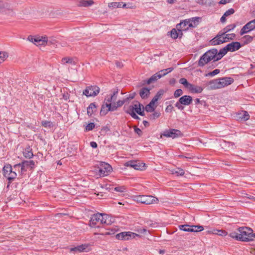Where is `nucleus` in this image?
<instances>
[{
    "mask_svg": "<svg viewBox=\"0 0 255 255\" xmlns=\"http://www.w3.org/2000/svg\"><path fill=\"white\" fill-rule=\"evenodd\" d=\"M223 56L224 55L221 49L218 52L217 49L212 48L206 52L200 57L198 61V66L203 67L211 60H213V61H217L220 60Z\"/></svg>",
    "mask_w": 255,
    "mask_h": 255,
    "instance_id": "f257e3e1",
    "label": "nucleus"
},
{
    "mask_svg": "<svg viewBox=\"0 0 255 255\" xmlns=\"http://www.w3.org/2000/svg\"><path fill=\"white\" fill-rule=\"evenodd\" d=\"M239 232L240 237L243 238L240 239L242 242H250L253 241V230L249 227H241L238 229Z\"/></svg>",
    "mask_w": 255,
    "mask_h": 255,
    "instance_id": "f03ea898",
    "label": "nucleus"
},
{
    "mask_svg": "<svg viewBox=\"0 0 255 255\" xmlns=\"http://www.w3.org/2000/svg\"><path fill=\"white\" fill-rule=\"evenodd\" d=\"M20 167V172L21 174H23L26 171L28 168L33 169L35 167V162L33 160H24L21 163L14 165L13 168L16 170L17 168Z\"/></svg>",
    "mask_w": 255,
    "mask_h": 255,
    "instance_id": "7ed1b4c3",
    "label": "nucleus"
},
{
    "mask_svg": "<svg viewBox=\"0 0 255 255\" xmlns=\"http://www.w3.org/2000/svg\"><path fill=\"white\" fill-rule=\"evenodd\" d=\"M192 101L193 99L191 96L188 95H184L179 98L178 102L176 103L175 106L179 110L182 111L184 109V107L183 105L188 106L192 103Z\"/></svg>",
    "mask_w": 255,
    "mask_h": 255,
    "instance_id": "20e7f679",
    "label": "nucleus"
},
{
    "mask_svg": "<svg viewBox=\"0 0 255 255\" xmlns=\"http://www.w3.org/2000/svg\"><path fill=\"white\" fill-rule=\"evenodd\" d=\"M2 171L3 176L7 178L9 183L16 177L17 174L15 171H12V167L10 164L4 165Z\"/></svg>",
    "mask_w": 255,
    "mask_h": 255,
    "instance_id": "39448f33",
    "label": "nucleus"
},
{
    "mask_svg": "<svg viewBox=\"0 0 255 255\" xmlns=\"http://www.w3.org/2000/svg\"><path fill=\"white\" fill-rule=\"evenodd\" d=\"M112 170V166L108 163L104 162H101L100 164V167L98 171L100 176H105L108 175Z\"/></svg>",
    "mask_w": 255,
    "mask_h": 255,
    "instance_id": "423d86ee",
    "label": "nucleus"
},
{
    "mask_svg": "<svg viewBox=\"0 0 255 255\" xmlns=\"http://www.w3.org/2000/svg\"><path fill=\"white\" fill-rule=\"evenodd\" d=\"M241 47V43L239 42H232L227 44L224 48L221 49L224 56L228 52H234Z\"/></svg>",
    "mask_w": 255,
    "mask_h": 255,
    "instance_id": "0eeeda50",
    "label": "nucleus"
},
{
    "mask_svg": "<svg viewBox=\"0 0 255 255\" xmlns=\"http://www.w3.org/2000/svg\"><path fill=\"white\" fill-rule=\"evenodd\" d=\"M158 199L152 196L141 195L137 197V201L142 204L149 205L156 203Z\"/></svg>",
    "mask_w": 255,
    "mask_h": 255,
    "instance_id": "6e6552de",
    "label": "nucleus"
},
{
    "mask_svg": "<svg viewBox=\"0 0 255 255\" xmlns=\"http://www.w3.org/2000/svg\"><path fill=\"white\" fill-rule=\"evenodd\" d=\"M162 134L164 136L171 137L172 138L182 137L183 135L180 130L174 128L166 130L164 131Z\"/></svg>",
    "mask_w": 255,
    "mask_h": 255,
    "instance_id": "1a4fd4ad",
    "label": "nucleus"
},
{
    "mask_svg": "<svg viewBox=\"0 0 255 255\" xmlns=\"http://www.w3.org/2000/svg\"><path fill=\"white\" fill-rule=\"evenodd\" d=\"M100 92V88L97 86L87 87L83 92V94L87 97L96 96Z\"/></svg>",
    "mask_w": 255,
    "mask_h": 255,
    "instance_id": "9d476101",
    "label": "nucleus"
},
{
    "mask_svg": "<svg viewBox=\"0 0 255 255\" xmlns=\"http://www.w3.org/2000/svg\"><path fill=\"white\" fill-rule=\"evenodd\" d=\"M136 237H140L138 234L130 232H123L116 235V237L120 240H128L130 238H135Z\"/></svg>",
    "mask_w": 255,
    "mask_h": 255,
    "instance_id": "9b49d317",
    "label": "nucleus"
},
{
    "mask_svg": "<svg viewBox=\"0 0 255 255\" xmlns=\"http://www.w3.org/2000/svg\"><path fill=\"white\" fill-rule=\"evenodd\" d=\"M211 45H217L227 42V40H225L224 35L221 32H219L218 34L210 41Z\"/></svg>",
    "mask_w": 255,
    "mask_h": 255,
    "instance_id": "f8f14e48",
    "label": "nucleus"
},
{
    "mask_svg": "<svg viewBox=\"0 0 255 255\" xmlns=\"http://www.w3.org/2000/svg\"><path fill=\"white\" fill-rule=\"evenodd\" d=\"M28 39L29 41L37 45H44L47 43L46 38H40V37H34L32 36H29Z\"/></svg>",
    "mask_w": 255,
    "mask_h": 255,
    "instance_id": "ddd939ff",
    "label": "nucleus"
},
{
    "mask_svg": "<svg viewBox=\"0 0 255 255\" xmlns=\"http://www.w3.org/2000/svg\"><path fill=\"white\" fill-rule=\"evenodd\" d=\"M12 12V9L8 3H2V2H1L0 6V13L10 14Z\"/></svg>",
    "mask_w": 255,
    "mask_h": 255,
    "instance_id": "4468645a",
    "label": "nucleus"
},
{
    "mask_svg": "<svg viewBox=\"0 0 255 255\" xmlns=\"http://www.w3.org/2000/svg\"><path fill=\"white\" fill-rule=\"evenodd\" d=\"M102 216V213H97L93 215L90 219V224L92 227L95 226L98 223H101V219Z\"/></svg>",
    "mask_w": 255,
    "mask_h": 255,
    "instance_id": "2eb2a0df",
    "label": "nucleus"
},
{
    "mask_svg": "<svg viewBox=\"0 0 255 255\" xmlns=\"http://www.w3.org/2000/svg\"><path fill=\"white\" fill-rule=\"evenodd\" d=\"M142 164V163H140L139 162L136 160H130L125 163V166L132 167L136 170H139L141 169L142 167L141 165Z\"/></svg>",
    "mask_w": 255,
    "mask_h": 255,
    "instance_id": "dca6fc26",
    "label": "nucleus"
},
{
    "mask_svg": "<svg viewBox=\"0 0 255 255\" xmlns=\"http://www.w3.org/2000/svg\"><path fill=\"white\" fill-rule=\"evenodd\" d=\"M112 108V103H109L107 101H105L104 104L102 106L100 114L101 115H106L108 112L113 111L112 110H110Z\"/></svg>",
    "mask_w": 255,
    "mask_h": 255,
    "instance_id": "f3484780",
    "label": "nucleus"
},
{
    "mask_svg": "<svg viewBox=\"0 0 255 255\" xmlns=\"http://www.w3.org/2000/svg\"><path fill=\"white\" fill-rule=\"evenodd\" d=\"M221 88L228 86L234 82V79L231 77H223L219 78Z\"/></svg>",
    "mask_w": 255,
    "mask_h": 255,
    "instance_id": "a211bd4d",
    "label": "nucleus"
},
{
    "mask_svg": "<svg viewBox=\"0 0 255 255\" xmlns=\"http://www.w3.org/2000/svg\"><path fill=\"white\" fill-rule=\"evenodd\" d=\"M119 93V89H114L112 94L110 97H107L105 98V101H107L109 103H115L117 99V95Z\"/></svg>",
    "mask_w": 255,
    "mask_h": 255,
    "instance_id": "6ab92c4d",
    "label": "nucleus"
},
{
    "mask_svg": "<svg viewBox=\"0 0 255 255\" xmlns=\"http://www.w3.org/2000/svg\"><path fill=\"white\" fill-rule=\"evenodd\" d=\"M188 89H189L190 91L192 93L199 94L202 92L204 88L201 86L190 84Z\"/></svg>",
    "mask_w": 255,
    "mask_h": 255,
    "instance_id": "aec40b11",
    "label": "nucleus"
},
{
    "mask_svg": "<svg viewBox=\"0 0 255 255\" xmlns=\"http://www.w3.org/2000/svg\"><path fill=\"white\" fill-rule=\"evenodd\" d=\"M101 219L100 224H101L108 225L111 224L113 222V219L109 215L105 214H102V216Z\"/></svg>",
    "mask_w": 255,
    "mask_h": 255,
    "instance_id": "412c9836",
    "label": "nucleus"
},
{
    "mask_svg": "<svg viewBox=\"0 0 255 255\" xmlns=\"http://www.w3.org/2000/svg\"><path fill=\"white\" fill-rule=\"evenodd\" d=\"M189 21H187V19H185L177 25V28L179 32L181 31H186L189 29L188 27Z\"/></svg>",
    "mask_w": 255,
    "mask_h": 255,
    "instance_id": "4be33fe9",
    "label": "nucleus"
},
{
    "mask_svg": "<svg viewBox=\"0 0 255 255\" xmlns=\"http://www.w3.org/2000/svg\"><path fill=\"white\" fill-rule=\"evenodd\" d=\"M200 19V18L199 17H195L187 19V21H189L188 27H196L199 24Z\"/></svg>",
    "mask_w": 255,
    "mask_h": 255,
    "instance_id": "5701e85b",
    "label": "nucleus"
},
{
    "mask_svg": "<svg viewBox=\"0 0 255 255\" xmlns=\"http://www.w3.org/2000/svg\"><path fill=\"white\" fill-rule=\"evenodd\" d=\"M209 84L211 89H217L221 88L219 78L211 80L209 81Z\"/></svg>",
    "mask_w": 255,
    "mask_h": 255,
    "instance_id": "b1692460",
    "label": "nucleus"
},
{
    "mask_svg": "<svg viewBox=\"0 0 255 255\" xmlns=\"http://www.w3.org/2000/svg\"><path fill=\"white\" fill-rule=\"evenodd\" d=\"M150 89L146 87L142 88L139 91V95L143 99H146L150 95Z\"/></svg>",
    "mask_w": 255,
    "mask_h": 255,
    "instance_id": "393cba45",
    "label": "nucleus"
},
{
    "mask_svg": "<svg viewBox=\"0 0 255 255\" xmlns=\"http://www.w3.org/2000/svg\"><path fill=\"white\" fill-rule=\"evenodd\" d=\"M161 77H162V76L161 74H160V72L159 71V72L156 73L155 74H154V75H153L150 78H149L146 81V83L147 84H150V83H153V82L156 81L157 80L161 78Z\"/></svg>",
    "mask_w": 255,
    "mask_h": 255,
    "instance_id": "a878e982",
    "label": "nucleus"
},
{
    "mask_svg": "<svg viewBox=\"0 0 255 255\" xmlns=\"http://www.w3.org/2000/svg\"><path fill=\"white\" fill-rule=\"evenodd\" d=\"M141 107H142L143 109L144 108L142 104H141L138 102L136 101V102H134V104L133 106H129V110H132L133 111V110H135L136 113H137L138 114V112H139L141 110Z\"/></svg>",
    "mask_w": 255,
    "mask_h": 255,
    "instance_id": "bb28decb",
    "label": "nucleus"
},
{
    "mask_svg": "<svg viewBox=\"0 0 255 255\" xmlns=\"http://www.w3.org/2000/svg\"><path fill=\"white\" fill-rule=\"evenodd\" d=\"M23 156L26 158H31L33 156L32 149L30 146L26 147L23 151Z\"/></svg>",
    "mask_w": 255,
    "mask_h": 255,
    "instance_id": "cd10ccee",
    "label": "nucleus"
},
{
    "mask_svg": "<svg viewBox=\"0 0 255 255\" xmlns=\"http://www.w3.org/2000/svg\"><path fill=\"white\" fill-rule=\"evenodd\" d=\"M127 103L126 99L123 100H119L117 103H112V108L110 110L114 111L117 110V108L122 106L125 103Z\"/></svg>",
    "mask_w": 255,
    "mask_h": 255,
    "instance_id": "c85d7f7f",
    "label": "nucleus"
},
{
    "mask_svg": "<svg viewBox=\"0 0 255 255\" xmlns=\"http://www.w3.org/2000/svg\"><path fill=\"white\" fill-rule=\"evenodd\" d=\"M87 245H81L78 246L74 248H72L70 249V252H84L87 248Z\"/></svg>",
    "mask_w": 255,
    "mask_h": 255,
    "instance_id": "c756f323",
    "label": "nucleus"
},
{
    "mask_svg": "<svg viewBox=\"0 0 255 255\" xmlns=\"http://www.w3.org/2000/svg\"><path fill=\"white\" fill-rule=\"evenodd\" d=\"M96 108L95 103H92L89 105L87 109V115L89 117H91L96 112Z\"/></svg>",
    "mask_w": 255,
    "mask_h": 255,
    "instance_id": "7c9ffc66",
    "label": "nucleus"
},
{
    "mask_svg": "<svg viewBox=\"0 0 255 255\" xmlns=\"http://www.w3.org/2000/svg\"><path fill=\"white\" fill-rule=\"evenodd\" d=\"M94 1L92 0H82L79 2L78 5L80 6L87 7L92 5Z\"/></svg>",
    "mask_w": 255,
    "mask_h": 255,
    "instance_id": "2f4dec72",
    "label": "nucleus"
},
{
    "mask_svg": "<svg viewBox=\"0 0 255 255\" xmlns=\"http://www.w3.org/2000/svg\"><path fill=\"white\" fill-rule=\"evenodd\" d=\"M236 27V24H231L226 26L220 32L225 35L226 33L234 29Z\"/></svg>",
    "mask_w": 255,
    "mask_h": 255,
    "instance_id": "473e14b6",
    "label": "nucleus"
},
{
    "mask_svg": "<svg viewBox=\"0 0 255 255\" xmlns=\"http://www.w3.org/2000/svg\"><path fill=\"white\" fill-rule=\"evenodd\" d=\"M153 112V113L147 115V117L150 120H154L160 116L161 114L160 112L157 111H154Z\"/></svg>",
    "mask_w": 255,
    "mask_h": 255,
    "instance_id": "72a5a7b5",
    "label": "nucleus"
},
{
    "mask_svg": "<svg viewBox=\"0 0 255 255\" xmlns=\"http://www.w3.org/2000/svg\"><path fill=\"white\" fill-rule=\"evenodd\" d=\"M61 63L62 64H70L72 65H75V63L73 61V59L72 57H65L62 59Z\"/></svg>",
    "mask_w": 255,
    "mask_h": 255,
    "instance_id": "f704fd0d",
    "label": "nucleus"
},
{
    "mask_svg": "<svg viewBox=\"0 0 255 255\" xmlns=\"http://www.w3.org/2000/svg\"><path fill=\"white\" fill-rule=\"evenodd\" d=\"M182 34V31H181V32H179V30H178L177 31L175 28L172 29L170 31L171 37L173 39L177 38V37L180 36V35Z\"/></svg>",
    "mask_w": 255,
    "mask_h": 255,
    "instance_id": "c9c22d12",
    "label": "nucleus"
},
{
    "mask_svg": "<svg viewBox=\"0 0 255 255\" xmlns=\"http://www.w3.org/2000/svg\"><path fill=\"white\" fill-rule=\"evenodd\" d=\"M252 30L249 23L245 24L241 29L240 31V34L243 35Z\"/></svg>",
    "mask_w": 255,
    "mask_h": 255,
    "instance_id": "e433bc0d",
    "label": "nucleus"
},
{
    "mask_svg": "<svg viewBox=\"0 0 255 255\" xmlns=\"http://www.w3.org/2000/svg\"><path fill=\"white\" fill-rule=\"evenodd\" d=\"M191 226L187 224L185 225H181L179 226V228L180 230L185 231V232H191V231L193 229H191Z\"/></svg>",
    "mask_w": 255,
    "mask_h": 255,
    "instance_id": "4c0bfd02",
    "label": "nucleus"
},
{
    "mask_svg": "<svg viewBox=\"0 0 255 255\" xmlns=\"http://www.w3.org/2000/svg\"><path fill=\"white\" fill-rule=\"evenodd\" d=\"M244 40V44H248L253 41L254 37L249 35H245L242 37Z\"/></svg>",
    "mask_w": 255,
    "mask_h": 255,
    "instance_id": "58836bf2",
    "label": "nucleus"
},
{
    "mask_svg": "<svg viewBox=\"0 0 255 255\" xmlns=\"http://www.w3.org/2000/svg\"><path fill=\"white\" fill-rule=\"evenodd\" d=\"M8 57V54L5 51H0V64L3 62Z\"/></svg>",
    "mask_w": 255,
    "mask_h": 255,
    "instance_id": "ea45409f",
    "label": "nucleus"
},
{
    "mask_svg": "<svg viewBox=\"0 0 255 255\" xmlns=\"http://www.w3.org/2000/svg\"><path fill=\"white\" fill-rule=\"evenodd\" d=\"M195 105L198 108H200V106H206V102L204 100H200L199 99H196L195 100Z\"/></svg>",
    "mask_w": 255,
    "mask_h": 255,
    "instance_id": "a19ab883",
    "label": "nucleus"
},
{
    "mask_svg": "<svg viewBox=\"0 0 255 255\" xmlns=\"http://www.w3.org/2000/svg\"><path fill=\"white\" fill-rule=\"evenodd\" d=\"M229 237L231 238L235 239L237 241H240L241 237H240L239 235V232H232L230 233ZM241 239H243V238H241Z\"/></svg>",
    "mask_w": 255,
    "mask_h": 255,
    "instance_id": "79ce46f5",
    "label": "nucleus"
},
{
    "mask_svg": "<svg viewBox=\"0 0 255 255\" xmlns=\"http://www.w3.org/2000/svg\"><path fill=\"white\" fill-rule=\"evenodd\" d=\"M172 172L173 174H176L177 176H182L184 174V170L180 168L174 169L172 171Z\"/></svg>",
    "mask_w": 255,
    "mask_h": 255,
    "instance_id": "37998d69",
    "label": "nucleus"
},
{
    "mask_svg": "<svg viewBox=\"0 0 255 255\" xmlns=\"http://www.w3.org/2000/svg\"><path fill=\"white\" fill-rule=\"evenodd\" d=\"M42 126L44 128H53L54 125L52 122L48 121H42L41 122Z\"/></svg>",
    "mask_w": 255,
    "mask_h": 255,
    "instance_id": "c03bdc74",
    "label": "nucleus"
},
{
    "mask_svg": "<svg viewBox=\"0 0 255 255\" xmlns=\"http://www.w3.org/2000/svg\"><path fill=\"white\" fill-rule=\"evenodd\" d=\"M173 70V68L171 67V68H167L165 69L161 70L159 71V72H160V74H161L162 76L163 77L164 76H165L168 73H170L171 71H172Z\"/></svg>",
    "mask_w": 255,
    "mask_h": 255,
    "instance_id": "a18cd8bd",
    "label": "nucleus"
},
{
    "mask_svg": "<svg viewBox=\"0 0 255 255\" xmlns=\"http://www.w3.org/2000/svg\"><path fill=\"white\" fill-rule=\"evenodd\" d=\"M179 83L181 84H183L185 88H188V87H189L191 83H189L187 79L184 78H181L180 80H179Z\"/></svg>",
    "mask_w": 255,
    "mask_h": 255,
    "instance_id": "49530a36",
    "label": "nucleus"
},
{
    "mask_svg": "<svg viewBox=\"0 0 255 255\" xmlns=\"http://www.w3.org/2000/svg\"><path fill=\"white\" fill-rule=\"evenodd\" d=\"M236 37V34L234 33L231 34H225L224 35V37L225 38V40H227V42H228L229 40H233Z\"/></svg>",
    "mask_w": 255,
    "mask_h": 255,
    "instance_id": "de8ad7c7",
    "label": "nucleus"
},
{
    "mask_svg": "<svg viewBox=\"0 0 255 255\" xmlns=\"http://www.w3.org/2000/svg\"><path fill=\"white\" fill-rule=\"evenodd\" d=\"M145 110L147 112H152L154 111V108L153 107V105L150 104L149 103L148 105H147L145 107Z\"/></svg>",
    "mask_w": 255,
    "mask_h": 255,
    "instance_id": "09e8293b",
    "label": "nucleus"
},
{
    "mask_svg": "<svg viewBox=\"0 0 255 255\" xmlns=\"http://www.w3.org/2000/svg\"><path fill=\"white\" fill-rule=\"evenodd\" d=\"M123 8L134 9L136 7L135 4L131 3H124L122 5Z\"/></svg>",
    "mask_w": 255,
    "mask_h": 255,
    "instance_id": "8fccbe9b",
    "label": "nucleus"
},
{
    "mask_svg": "<svg viewBox=\"0 0 255 255\" xmlns=\"http://www.w3.org/2000/svg\"><path fill=\"white\" fill-rule=\"evenodd\" d=\"M114 190L117 192L122 193L126 191V188L125 186H118L114 188Z\"/></svg>",
    "mask_w": 255,
    "mask_h": 255,
    "instance_id": "3c124183",
    "label": "nucleus"
},
{
    "mask_svg": "<svg viewBox=\"0 0 255 255\" xmlns=\"http://www.w3.org/2000/svg\"><path fill=\"white\" fill-rule=\"evenodd\" d=\"M182 94H183V91L180 89H177L174 92V96L175 98H178V97H180V96H181Z\"/></svg>",
    "mask_w": 255,
    "mask_h": 255,
    "instance_id": "603ef678",
    "label": "nucleus"
},
{
    "mask_svg": "<svg viewBox=\"0 0 255 255\" xmlns=\"http://www.w3.org/2000/svg\"><path fill=\"white\" fill-rule=\"evenodd\" d=\"M95 125L94 123H90L86 127V130L87 131L91 130L95 128Z\"/></svg>",
    "mask_w": 255,
    "mask_h": 255,
    "instance_id": "864d4df0",
    "label": "nucleus"
},
{
    "mask_svg": "<svg viewBox=\"0 0 255 255\" xmlns=\"http://www.w3.org/2000/svg\"><path fill=\"white\" fill-rule=\"evenodd\" d=\"M235 12V10L234 9V8H230L228 10H227L225 13H224V16H228L231 14H233V13H234Z\"/></svg>",
    "mask_w": 255,
    "mask_h": 255,
    "instance_id": "5fc2aeb1",
    "label": "nucleus"
},
{
    "mask_svg": "<svg viewBox=\"0 0 255 255\" xmlns=\"http://www.w3.org/2000/svg\"><path fill=\"white\" fill-rule=\"evenodd\" d=\"M127 113H128L132 118L134 119H139L138 116H137L136 114L132 110H129V111H128Z\"/></svg>",
    "mask_w": 255,
    "mask_h": 255,
    "instance_id": "6e6d98bb",
    "label": "nucleus"
},
{
    "mask_svg": "<svg viewBox=\"0 0 255 255\" xmlns=\"http://www.w3.org/2000/svg\"><path fill=\"white\" fill-rule=\"evenodd\" d=\"M220 70L219 69H216L214 70H213L212 72H211L210 73H209L208 74L206 75V76H215L217 74H218V73H220Z\"/></svg>",
    "mask_w": 255,
    "mask_h": 255,
    "instance_id": "4d7b16f0",
    "label": "nucleus"
},
{
    "mask_svg": "<svg viewBox=\"0 0 255 255\" xmlns=\"http://www.w3.org/2000/svg\"><path fill=\"white\" fill-rule=\"evenodd\" d=\"M249 23L252 30L255 28V19L248 22Z\"/></svg>",
    "mask_w": 255,
    "mask_h": 255,
    "instance_id": "13d9d810",
    "label": "nucleus"
},
{
    "mask_svg": "<svg viewBox=\"0 0 255 255\" xmlns=\"http://www.w3.org/2000/svg\"><path fill=\"white\" fill-rule=\"evenodd\" d=\"M135 96V93H133L132 94H129V96L126 98L127 103L128 102L129 100L133 99L134 98Z\"/></svg>",
    "mask_w": 255,
    "mask_h": 255,
    "instance_id": "bf43d9fd",
    "label": "nucleus"
},
{
    "mask_svg": "<svg viewBox=\"0 0 255 255\" xmlns=\"http://www.w3.org/2000/svg\"><path fill=\"white\" fill-rule=\"evenodd\" d=\"M134 132L135 133H136L139 136H141V135L142 134V132L140 128H139L137 127H135L134 128Z\"/></svg>",
    "mask_w": 255,
    "mask_h": 255,
    "instance_id": "052dcab7",
    "label": "nucleus"
},
{
    "mask_svg": "<svg viewBox=\"0 0 255 255\" xmlns=\"http://www.w3.org/2000/svg\"><path fill=\"white\" fill-rule=\"evenodd\" d=\"M217 234L221 236H226L228 235V233L224 230H220L218 231Z\"/></svg>",
    "mask_w": 255,
    "mask_h": 255,
    "instance_id": "680f3d73",
    "label": "nucleus"
},
{
    "mask_svg": "<svg viewBox=\"0 0 255 255\" xmlns=\"http://www.w3.org/2000/svg\"><path fill=\"white\" fill-rule=\"evenodd\" d=\"M163 95V92L161 91H158L156 94L155 95L154 97L156 98L158 100L161 97V96Z\"/></svg>",
    "mask_w": 255,
    "mask_h": 255,
    "instance_id": "e2e57ef3",
    "label": "nucleus"
},
{
    "mask_svg": "<svg viewBox=\"0 0 255 255\" xmlns=\"http://www.w3.org/2000/svg\"><path fill=\"white\" fill-rule=\"evenodd\" d=\"M224 142H225V143L226 144H227L229 147H231V148L232 149H233V148H234V145H235L234 143L232 142H226V141H224Z\"/></svg>",
    "mask_w": 255,
    "mask_h": 255,
    "instance_id": "0e129e2a",
    "label": "nucleus"
},
{
    "mask_svg": "<svg viewBox=\"0 0 255 255\" xmlns=\"http://www.w3.org/2000/svg\"><path fill=\"white\" fill-rule=\"evenodd\" d=\"M231 0H221L219 3L222 4H225L226 3L230 2Z\"/></svg>",
    "mask_w": 255,
    "mask_h": 255,
    "instance_id": "69168bd1",
    "label": "nucleus"
},
{
    "mask_svg": "<svg viewBox=\"0 0 255 255\" xmlns=\"http://www.w3.org/2000/svg\"><path fill=\"white\" fill-rule=\"evenodd\" d=\"M249 118H250L249 115L248 114V113L247 112H245L244 113V115L243 119L245 121H247L249 119Z\"/></svg>",
    "mask_w": 255,
    "mask_h": 255,
    "instance_id": "338daca9",
    "label": "nucleus"
},
{
    "mask_svg": "<svg viewBox=\"0 0 255 255\" xmlns=\"http://www.w3.org/2000/svg\"><path fill=\"white\" fill-rule=\"evenodd\" d=\"M158 101L156 98H155L154 97L152 98L151 101L150 102V104H152L153 105H154V104Z\"/></svg>",
    "mask_w": 255,
    "mask_h": 255,
    "instance_id": "774afa93",
    "label": "nucleus"
}]
</instances>
